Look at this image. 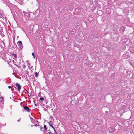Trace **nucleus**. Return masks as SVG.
Wrapping results in <instances>:
<instances>
[{
	"instance_id": "obj_1",
	"label": "nucleus",
	"mask_w": 134,
	"mask_h": 134,
	"mask_svg": "<svg viewBox=\"0 0 134 134\" xmlns=\"http://www.w3.org/2000/svg\"><path fill=\"white\" fill-rule=\"evenodd\" d=\"M17 43L18 44L19 48H22L23 47V46L22 44V43L21 41H19L17 42Z\"/></svg>"
},
{
	"instance_id": "obj_2",
	"label": "nucleus",
	"mask_w": 134,
	"mask_h": 134,
	"mask_svg": "<svg viewBox=\"0 0 134 134\" xmlns=\"http://www.w3.org/2000/svg\"><path fill=\"white\" fill-rule=\"evenodd\" d=\"M16 86L18 87L17 88L18 90L19 91L20 89L21 88V87L20 85L18 83H16Z\"/></svg>"
},
{
	"instance_id": "obj_3",
	"label": "nucleus",
	"mask_w": 134,
	"mask_h": 134,
	"mask_svg": "<svg viewBox=\"0 0 134 134\" xmlns=\"http://www.w3.org/2000/svg\"><path fill=\"white\" fill-rule=\"evenodd\" d=\"M3 97H0V105L1 104H3Z\"/></svg>"
},
{
	"instance_id": "obj_4",
	"label": "nucleus",
	"mask_w": 134,
	"mask_h": 134,
	"mask_svg": "<svg viewBox=\"0 0 134 134\" xmlns=\"http://www.w3.org/2000/svg\"><path fill=\"white\" fill-rule=\"evenodd\" d=\"M24 109L26 110L28 112H30V109L27 106H25L24 107Z\"/></svg>"
},
{
	"instance_id": "obj_5",
	"label": "nucleus",
	"mask_w": 134,
	"mask_h": 134,
	"mask_svg": "<svg viewBox=\"0 0 134 134\" xmlns=\"http://www.w3.org/2000/svg\"><path fill=\"white\" fill-rule=\"evenodd\" d=\"M12 56L13 57V58L14 59H15L16 58H17V57L16 56V54H12Z\"/></svg>"
},
{
	"instance_id": "obj_6",
	"label": "nucleus",
	"mask_w": 134,
	"mask_h": 134,
	"mask_svg": "<svg viewBox=\"0 0 134 134\" xmlns=\"http://www.w3.org/2000/svg\"><path fill=\"white\" fill-rule=\"evenodd\" d=\"M51 126L52 128H53V129L54 131H55V132L57 134V132H56V131L54 129V127L52 125Z\"/></svg>"
},
{
	"instance_id": "obj_7",
	"label": "nucleus",
	"mask_w": 134,
	"mask_h": 134,
	"mask_svg": "<svg viewBox=\"0 0 134 134\" xmlns=\"http://www.w3.org/2000/svg\"><path fill=\"white\" fill-rule=\"evenodd\" d=\"M44 129L46 130H47L46 126V125H44Z\"/></svg>"
},
{
	"instance_id": "obj_8",
	"label": "nucleus",
	"mask_w": 134,
	"mask_h": 134,
	"mask_svg": "<svg viewBox=\"0 0 134 134\" xmlns=\"http://www.w3.org/2000/svg\"><path fill=\"white\" fill-rule=\"evenodd\" d=\"M40 99L41 101H42L44 100V98H41Z\"/></svg>"
},
{
	"instance_id": "obj_9",
	"label": "nucleus",
	"mask_w": 134,
	"mask_h": 134,
	"mask_svg": "<svg viewBox=\"0 0 134 134\" xmlns=\"http://www.w3.org/2000/svg\"><path fill=\"white\" fill-rule=\"evenodd\" d=\"M41 130V131H43L44 130H43V127H41V129H40Z\"/></svg>"
},
{
	"instance_id": "obj_10",
	"label": "nucleus",
	"mask_w": 134,
	"mask_h": 134,
	"mask_svg": "<svg viewBox=\"0 0 134 134\" xmlns=\"http://www.w3.org/2000/svg\"><path fill=\"white\" fill-rule=\"evenodd\" d=\"M48 124H49V125L50 126H51V125H51V124L50 123V122H48Z\"/></svg>"
},
{
	"instance_id": "obj_11",
	"label": "nucleus",
	"mask_w": 134,
	"mask_h": 134,
	"mask_svg": "<svg viewBox=\"0 0 134 134\" xmlns=\"http://www.w3.org/2000/svg\"><path fill=\"white\" fill-rule=\"evenodd\" d=\"M37 72H36L35 73V76H36L37 75Z\"/></svg>"
},
{
	"instance_id": "obj_12",
	"label": "nucleus",
	"mask_w": 134,
	"mask_h": 134,
	"mask_svg": "<svg viewBox=\"0 0 134 134\" xmlns=\"http://www.w3.org/2000/svg\"><path fill=\"white\" fill-rule=\"evenodd\" d=\"M32 55L33 56H34V53H32Z\"/></svg>"
},
{
	"instance_id": "obj_13",
	"label": "nucleus",
	"mask_w": 134,
	"mask_h": 134,
	"mask_svg": "<svg viewBox=\"0 0 134 134\" xmlns=\"http://www.w3.org/2000/svg\"><path fill=\"white\" fill-rule=\"evenodd\" d=\"M21 119V118H20V119L18 120V122H19L20 121Z\"/></svg>"
},
{
	"instance_id": "obj_14",
	"label": "nucleus",
	"mask_w": 134,
	"mask_h": 134,
	"mask_svg": "<svg viewBox=\"0 0 134 134\" xmlns=\"http://www.w3.org/2000/svg\"><path fill=\"white\" fill-rule=\"evenodd\" d=\"M88 133L87 132H85V134H87Z\"/></svg>"
},
{
	"instance_id": "obj_15",
	"label": "nucleus",
	"mask_w": 134,
	"mask_h": 134,
	"mask_svg": "<svg viewBox=\"0 0 134 134\" xmlns=\"http://www.w3.org/2000/svg\"><path fill=\"white\" fill-rule=\"evenodd\" d=\"M34 59H35V58H36V56H35V55H34Z\"/></svg>"
},
{
	"instance_id": "obj_16",
	"label": "nucleus",
	"mask_w": 134,
	"mask_h": 134,
	"mask_svg": "<svg viewBox=\"0 0 134 134\" xmlns=\"http://www.w3.org/2000/svg\"><path fill=\"white\" fill-rule=\"evenodd\" d=\"M8 87L9 88H11V86H9Z\"/></svg>"
},
{
	"instance_id": "obj_17",
	"label": "nucleus",
	"mask_w": 134,
	"mask_h": 134,
	"mask_svg": "<svg viewBox=\"0 0 134 134\" xmlns=\"http://www.w3.org/2000/svg\"><path fill=\"white\" fill-rule=\"evenodd\" d=\"M37 125H35V126H37Z\"/></svg>"
},
{
	"instance_id": "obj_18",
	"label": "nucleus",
	"mask_w": 134,
	"mask_h": 134,
	"mask_svg": "<svg viewBox=\"0 0 134 134\" xmlns=\"http://www.w3.org/2000/svg\"><path fill=\"white\" fill-rule=\"evenodd\" d=\"M12 61H13V62L14 63V60H12Z\"/></svg>"
}]
</instances>
